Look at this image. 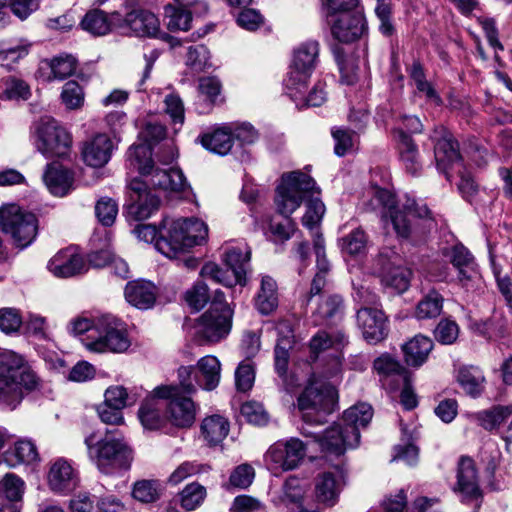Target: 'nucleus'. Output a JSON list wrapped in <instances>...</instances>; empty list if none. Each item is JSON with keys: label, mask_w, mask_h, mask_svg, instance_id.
I'll return each mask as SVG.
<instances>
[{"label": "nucleus", "mask_w": 512, "mask_h": 512, "mask_svg": "<svg viewBox=\"0 0 512 512\" xmlns=\"http://www.w3.org/2000/svg\"><path fill=\"white\" fill-rule=\"evenodd\" d=\"M200 275L205 279L226 287H233L238 284V280H236L231 270H224L214 262L205 263L201 268Z\"/></svg>", "instance_id": "79ce46f5"}, {"label": "nucleus", "mask_w": 512, "mask_h": 512, "mask_svg": "<svg viewBox=\"0 0 512 512\" xmlns=\"http://www.w3.org/2000/svg\"><path fill=\"white\" fill-rule=\"evenodd\" d=\"M48 269L56 277L69 278L87 272L88 266L75 247H68L49 261Z\"/></svg>", "instance_id": "6ab92c4d"}, {"label": "nucleus", "mask_w": 512, "mask_h": 512, "mask_svg": "<svg viewBox=\"0 0 512 512\" xmlns=\"http://www.w3.org/2000/svg\"><path fill=\"white\" fill-rule=\"evenodd\" d=\"M327 9V17L332 23L331 32L337 43L331 46L340 72V83L350 85V61L342 47L352 41V0H322Z\"/></svg>", "instance_id": "423d86ee"}, {"label": "nucleus", "mask_w": 512, "mask_h": 512, "mask_svg": "<svg viewBox=\"0 0 512 512\" xmlns=\"http://www.w3.org/2000/svg\"><path fill=\"white\" fill-rule=\"evenodd\" d=\"M237 23L246 30L255 31L264 24V17L258 10L246 7L238 14Z\"/></svg>", "instance_id": "680f3d73"}, {"label": "nucleus", "mask_w": 512, "mask_h": 512, "mask_svg": "<svg viewBox=\"0 0 512 512\" xmlns=\"http://www.w3.org/2000/svg\"><path fill=\"white\" fill-rule=\"evenodd\" d=\"M453 266L458 270V279L461 283L472 280L477 274V264L470 251L461 243L445 250Z\"/></svg>", "instance_id": "b1692460"}, {"label": "nucleus", "mask_w": 512, "mask_h": 512, "mask_svg": "<svg viewBox=\"0 0 512 512\" xmlns=\"http://www.w3.org/2000/svg\"><path fill=\"white\" fill-rule=\"evenodd\" d=\"M232 318L230 306L209 308L194 325V340L199 344H215L224 340L231 331Z\"/></svg>", "instance_id": "f8f14e48"}, {"label": "nucleus", "mask_w": 512, "mask_h": 512, "mask_svg": "<svg viewBox=\"0 0 512 512\" xmlns=\"http://www.w3.org/2000/svg\"><path fill=\"white\" fill-rule=\"evenodd\" d=\"M340 479L332 472H324L318 476L315 484V494L319 502L328 506L335 504L340 491Z\"/></svg>", "instance_id": "c9c22d12"}, {"label": "nucleus", "mask_w": 512, "mask_h": 512, "mask_svg": "<svg viewBox=\"0 0 512 512\" xmlns=\"http://www.w3.org/2000/svg\"><path fill=\"white\" fill-rule=\"evenodd\" d=\"M112 150V140L106 134L99 133L84 142L82 157L87 165L100 168L108 163L111 158Z\"/></svg>", "instance_id": "4be33fe9"}, {"label": "nucleus", "mask_w": 512, "mask_h": 512, "mask_svg": "<svg viewBox=\"0 0 512 512\" xmlns=\"http://www.w3.org/2000/svg\"><path fill=\"white\" fill-rule=\"evenodd\" d=\"M443 301L444 299L439 292L435 290L430 291L417 304L416 318L423 320L438 317L442 312Z\"/></svg>", "instance_id": "ea45409f"}, {"label": "nucleus", "mask_w": 512, "mask_h": 512, "mask_svg": "<svg viewBox=\"0 0 512 512\" xmlns=\"http://www.w3.org/2000/svg\"><path fill=\"white\" fill-rule=\"evenodd\" d=\"M124 295L127 302L132 306L146 310L154 306L157 297V288L150 281H130L126 284Z\"/></svg>", "instance_id": "5701e85b"}, {"label": "nucleus", "mask_w": 512, "mask_h": 512, "mask_svg": "<svg viewBox=\"0 0 512 512\" xmlns=\"http://www.w3.org/2000/svg\"><path fill=\"white\" fill-rule=\"evenodd\" d=\"M155 395L164 398L167 416L170 422L180 428L190 427L195 421V405L193 401L181 396L180 388L172 385L158 386Z\"/></svg>", "instance_id": "4468645a"}, {"label": "nucleus", "mask_w": 512, "mask_h": 512, "mask_svg": "<svg viewBox=\"0 0 512 512\" xmlns=\"http://www.w3.org/2000/svg\"><path fill=\"white\" fill-rule=\"evenodd\" d=\"M396 135L402 165L406 172L411 175H417L422 170V161L417 145L404 129L396 130Z\"/></svg>", "instance_id": "bb28decb"}, {"label": "nucleus", "mask_w": 512, "mask_h": 512, "mask_svg": "<svg viewBox=\"0 0 512 512\" xmlns=\"http://www.w3.org/2000/svg\"><path fill=\"white\" fill-rule=\"evenodd\" d=\"M209 51L204 45L191 46L187 52L186 65L194 72H201L208 66Z\"/></svg>", "instance_id": "603ef678"}, {"label": "nucleus", "mask_w": 512, "mask_h": 512, "mask_svg": "<svg viewBox=\"0 0 512 512\" xmlns=\"http://www.w3.org/2000/svg\"><path fill=\"white\" fill-rule=\"evenodd\" d=\"M89 459L106 475L128 470L133 461V450L118 430L106 429L104 436L96 440L95 433L85 437Z\"/></svg>", "instance_id": "7ed1b4c3"}, {"label": "nucleus", "mask_w": 512, "mask_h": 512, "mask_svg": "<svg viewBox=\"0 0 512 512\" xmlns=\"http://www.w3.org/2000/svg\"><path fill=\"white\" fill-rule=\"evenodd\" d=\"M164 408V398L157 397L154 389L153 394L144 400L138 412L143 427L148 430L161 428L166 422V418L162 415Z\"/></svg>", "instance_id": "c756f323"}, {"label": "nucleus", "mask_w": 512, "mask_h": 512, "mask_svg": "<svg viewBox=\"0 0 512 512\" xmlns=\"http://www.w3.org/2000/svg\"><path fill=\"white\" fill-rule=\"evenodd\" d=\"M206 496L205 488L198 483L187 485L180 493V501L183 508L188 511L198 507Z\"/></svg>", "instance_id": "09e8293b"}, {"label": "nucleus", "mask_w": 512, "mask_h": 512, "mask_svg": "<svg viewBox=\"0 0 512 512\" xmlns=\"http://www.w3.org/2000/svg\"><path fill=\"white\" fill-rule=\"evenodd\" d=\"M456 379L464 391L472 397L480 395L484 389V374L476 366H463L459 368Z\"/></svg>", "instance_id": "58836bf2"}, {"label": "nucleus", "mask_w": 512, "mask_h": 512, "mask_svg": "<svg viewBox=\"0 0 512 512\" xmlns=\"http://www.w3.org/2000/svg\"><path fill=\"white\" fill-rule=\"evenodd\" d=\"M255 379L254 367L250 361L241 362L235 371V383L239 391H248Z\"/></svg>", "instance_id": "13d9d810"}, {"label": "nucleus", "mask_w": 512, "mask_h": 512, "mask_svg": "<svg viewBox=\"0 0 512 512\" xmlns=\"http://www.w3.org/2000/svg\"><path fill=\"white\" fill-rule=\"evenodd\" d=\"M90 338L92 341L85 342V347L91 352L122 353L130 346L124 323L112 315H103L95 320Z\"/></svg>", "instance_id": "1a4fd4ad"}, {"label": "nucleus", "mask_w": 512, "mask_h": 512, "mask_svg": "<svg viewBox=\"0 0 512 512\" xmlns=\"http://www.w3.org/2000/svg\"><path fill=\"white\" fill-rule=\"evenodd\" d=\"M95 214L104 226H111L118 214V205L111 198L103 197L95 205Z\"/></svg>", "instance_id": "8fccbe9b"}, {"label": "nucleus", "mask_w": 512, "mask_h": 512, "mask_svg": "<svg viewBox=\"0 0 512 512\" xmlns=\"http://www.w3.org/2000/svg\"><path fill=\"white\" fill-rule=\"evenodd\" d=\"M207 11V5L203 1L190 2L187 0L179 7H171L166 10L169 15L168 28L170 30L186 31L190 28L193 14H200Z\"/></svg>", "instance_id": "a878e982"}, {"label": "nucleus", "mask_w": 512, "mask_h": 512, "mask_svg": "<svg viewBox=\"0 0 512 512\" xmlns=\"http://www.w3.org/2000/svg\"><path fill=\"white\" fill-rule=\"evenodd\" d=\"M376 261L379 266L377 272L380 273L386 287L397 293H403L409 288L412 272L401 265V258L397 252L388 248L383 249Z\"/></svg>", "instance_id": "2eb2a0df"}, {"label": "nucleus", "mask_w": 512, "mask_h": 512, "mask_svg": "<svg viewBox=\"0 0 512 512\" xmlns=\"http://www.w3.org/2000/svg\"><path fill=\"white\" fill-rule=\"evenodd\" d=\"M318 54L319 45L315 41L306 42L295 51L292 70L285 80L292 97L306 91L308 79L317 64Z\"/></svg>", "instance_id": "ddd939ff"}, {"label": "nucleus", "mask_w": 512, "mask_h": 512, "mask_svg": "<svg viewBox=\"0 0 512 512\" xmlns=\"http://www.w3.org/2000/svg\"><path fill=\"white\" fill-rule=\"evenodd\" d=\"M121 26L137 37H155L160 31L156 15L144 9H134L127 13Z\"/></svg>", "instance_id": "412c9836"}, {"label": "nucleus", "mask_w": 512, "mask_h": 512, "mask_svg": "<svg viewBox=\"0 0 512 512\" xmlns=\"http://www.w3.org/2000/svg\"><path fill=\"white\" fill-rule=\"evenodd\" d=\"M357 324L368 344L376 345L388 336L387 318L382 310L371 307L359 309Z\"/></svg>", "instance_id": "f3484780"}, {"label": "nucleus", "mask_w": 512, "mask_h": 512, "mask_svg": "<svg viewBox=\"0 0 512 512\" xmlns=\"http://www.w3.org/2000/svg\"><path fill=\"white\" fill-rule=\"evenodd\" d=\"M233 140L230 128L224 126L215 129L212 133L204 134L201 137V144L213 153L226 155L233 146Z\"/></svg>", "instance_id": "e433bc0d"}, {"label": "nucleus", "mask_w": 512, "mask_h": 512, "mask_svg": "<svg viewBox=\"0 0 512 512\" xmlns=\"http://www.w3.org/2000/svg\"><path fill=\"white\" fill-rule=\"evenodd\" d=\"M195 368V381L205 390L215 389L221 378V364L217 357L207 355L202 357Z\"/></svg>", "instance_id": "c85d7f7f"}, {"label": "nucleus", "mask_w": 512, "mask_h": 512, "mask_svg": "<svg viewBox=\"0 0 512 512\" xmlns=\"http://www.w3.org/2000/svg\"><path fill=\"white\" fill-rule=\"evenodd\" d=\"M455 491L460 493L463 501L476 500L482 495L474 461L469 457L459 460Z\"/></svg>", "instance_id": "aec40b11"}, {"label": "nucleus", "mask_w": 512, "mask_h": 512, "mask_svg": "<svg viewBox=\"0 0 512 512\" xmlns=\"http://www.w3.org/2000/svg\"><path fill=\"white\" fill-rule=\"evenodd\" d=\"M83 88L76 81H68L64 84L61 92V101L69 110L80 109L84 104Z\"/></svg>", "instance_id": "a18cd8bd"}, {"label": "nucleus", "mask_w": 512, "mask_h": 512, "mask_svg": "<svg viewBox=\"0 0 512 512\" xmlns=\"http://www.w3.org/2000/svg\"><path fill=\"white\" fill-rule=\"evenodd\" d=\"M254 478V469L248 464L239 465L234 469L229 478V484L236 488H247Z\"/></svg>", "instance_id": "0e129e2a"}, {"label": "nucleus", "mask_w": 512, "mask_h": 512, "mask_svg": "<svg viewBox=\"0 0 512 512\" xmlns=\"http://www.w3.org/2000/svg\"><path fill=\"white\" fill-rule=\"evenodd\" d=\"M222 84L217 77L208 76L199 79L198 90L211 103H216L220 96Z\"/></svg>", "instance_id": "bf43d9fd"}, {"label": "nucleus", "mask_w": 512, "mask_h": 512, "mask_svg": "<svg viewBox=\"0 0 512 512\" xmlns=\"http://www.w3.org/2000/svg\"><path fill=\"white\" fill-rule=\"evenodd\" d=\"M315 194L319 195L320 189L309 175L302 172L284 175L275 199L278 211L284 216H289L300 207L304 199H307L302 224L308 229H313L320 224L326 211L324 203Z\"/></svg>", "instance_id": "f257e3e1"}, {"label": "nucleus", "mask_w": 512, "mask_h": 512, "mask_svg": "<svg viewBox=\"0 0 512 512\" xmlns=\"http://www.w3.org/2000/svg\"><path fill=\"white\" fill-rule=\"evenodd\" d=\"M431 138L435 142L434 156L437 169L449 179L448 170L461 162L458 142L445 127L436 128Z\"/></svg>", "instance_id": "dca6fc26"}, {"label": "nucleus", "mask_w": 512, "mask_h": 512, "mask_svg": "<svg viewBox=\"0 0 512 512\" xmlns=\"http://www.w3.org/2000/svg\"><path fill=\"white\" fill-rule=\"evenodd\" d=\"M251 250L247 246L231 247L226 250L223 261L227 268L238 280V284L243 286L246 283V273L249 268Z\"/></svg>", "instance_id": "7c9ffc66"}, {"label": "nucleus", "mask_w": 512, "mask_h": 512, "mask_svg": "<svg viewBox=\"0 0 512 512\" xmlns=\"http://www.w3.org/2000/svg\"><path fill=\"white\" fill-rule=\"evenodd\" d=\"M315 439L323 452L342 455L345 451V441L339 426L328 428L323 435L316 436Z\"/></svg>", "instance_id": "a19ab883"}, {"label": "nucleus", "mask_w": 512, "mask_h": 512, "mask_svg": "<svg viewBox=\"0 0 512 512\" xmlns=\"http://www.w3.org/2000/svg\"><path fill=\"white\" fill-rule=\"evenodd\" d=\"M166 136V127L158 121H147L140 131V138L151 149V145L163 140Z\"/></svg>", "instance_id": "4d7b16f0"}, {"label": "nucleus", "mask_w": 512, "mask_h": 512, "mask_svg": "<svg viewBox=\"0 0 512 512\" xmlns=\"http://www.w3.org/2000/svg\"><path fill=\"white\" fill-rule=\"evenodd\" d=\"M160 487L156 480H140L134 484L132 496L142 503H151L159 498Z\"/></svg>", "instance_id": "49530a36"}, {"label": "nucleus", "mask_w": 512, "mask_h": 512, "mask_svg": "<svg viewBox=\"0 0 512 512\" xmlns=\"http://www.w3.org/2000/svg\"><path fill=\"white\" fill-rule=\"evenodd\" d=\"M286 457V470L295 469L305 456L304 444L301 440L292 438L283 443Z\"/></svg>", "instance_id": "3c124183"}, {"label": "nucleus", "mask_w": 512, "mask_h": 512, "mask_svg": "<svg viewBox=\"0 0 512 512\" xmlns=\"http://www.w3.org/2000/svg\"><path fill=\"white\" fill-rule=\"evenodd\" d=\"M229 422L220 415L206 417L201 424V433L210 446L220 444L229 433Z\"/></svg>", "instance_id": "f704fd0d"}, {"label": "nucleus", "mask_w": 512, "mask_h": 512, "mask_svg": "<svg viewBox=\"0 0 512 512\" xmlns=\"http://www.w3.org/2000/svg\"><path fill=\"white\" fill-rule=\"evenodd\" d=\"M0 229L11 237L16 247L23 249L36 238L38 221L33 213L11 204L0 208Z\"/></svg>", "instance_id": "9d476101"}, {"label": "nucleus", "mask_w": 512, "mask_h": 512, "mask_svg": "<svg viewBox=\"0 0 512 512\" xmlns=\"http://www.w3.org/2000/svg\"><path fill=\"white\" fill-rule=\"evenodd\" d=\"M130 199L132 203L128 207V213L135 220L149 218L159 207V198L147 189V183L135 178L130 182Z\"/></svg>", "instance_id": "a211bd4d"}, {"label": "nucleus", "mask_w": 512, "mask_h": 512, "mask_svg": "<svg viewBox=\"0 0 512 512\" xmlns=\"http://www.w3.org/2000/svg\"><path fill=\"white\" fill-rule=\"evenodd\" d=\"M35 145L46 158L64 157L72 143L69 132L55 119L43 117L35 126Z\"/></svg>", "instance_id": "9b49d317"}, {"label": "nucleus", "mask_w": 512, "mask_h": 512, "mask_svg": "<svg viewBox=\"0 0 512 512\" xmlns=\"http://www.w3.org/2000/svg\"><path fill=\"white\" fill-rule=\"evenodd\" d=\"M208 235V228L198 219H164L156 249L168 258H174L195 245L202 244Z\"/></svg>", "instance_id": "39448f33"}, {"label": "nucleus", "mask_w": 512, "mask_h": 512, "mask_svg": "<svg viewBox=\"0 0 512 512\" xmlns=\"http://www.w3.org/2000/svg\"><path fill=\"white\" fill-rule=\"evenodd\" d=\"M512 416V407L497 406L478 415L480 424L486 430H492L505 423Z\"/></svg>", "instance_id": "37998d69"}, {"label": "nucleus", "mask_w": 512, "mask_h": 512, "mask_svg": "<svg viewBox=\"0 0 512 512\" xmlns=\"http://www.w3.org/2000/svg\"><path fill=\"white\" fill-rule=\"evenodd\" d=\"M43 180L49 191L55 196H65L73 185V174L58 163H51L43 174Z\"/></svg>", "instance_id": "cd10ccee"}, {"label": "nucleus", "mask_w": 512, "mask_h": 512, "mask_svg": "<svg viewBox=\"0 0 512 512\" xmlns=\"http://www.w3.org/2000/svg\"><path fill=\"white\" fill-rule=\"evenodd\" d=\"M130 164L134 166L148 186L166 191L184 192L189 185L179 168L161 169L154 166L152 150L145 145H135L128 151Z\"/></svg>", "instance_id": "0eeeda50"}, {"label": "nucleus", "mask_w": 512, "mask_h": 512, "mask_svg": "<svg viewBox=\"0 0 512 512\" xmlns=\"http://www.w3.org/2000/svg\"><path fill=\"white\" fill-rule=\"evenodd\" d=\"M22 324V318L14 308L0 309V330L6 334L16 332Z\"/></svg>", "instance_id": "e2e57ef3"}, {"label": "nucleus", "mask_w": 512, "mask_h": 512, "mask_svg": "<svg viewBox=\"0 0 512 512\" xmlns=\"http://www.w3.org/2000/svg\"><path fill=\"white\" fill-rule=\"evenodd\" d=\"M76 66L77 61L71 55L54 57L49 62L51 76H49L48 79L64 80L65 78L71 76L75 72Z\"/></svg>", "instance_id": "c03bdc74"}, {"label": "nucleus", "mask_w": 512, "mask_h": 512, "mask_svg": "<svg viewBox=\"0 0 512 512\" xmlns=\"http://www.w3.org/2000/svg\"><path fill=\"white\" fill-rule=\"evenodd\" d=\"M129 395L123 386H111L104 393V402L119 410L128 405Z\"/></svg>", "instance_id": "69168bd1"}, {"label": "nucleus", "mask_w": 512, "mask_h": 512, "mask_svg": "<svg viewBox=\"0 0 512 512\" xmlns=\"http://www.w3.org/2000/svg\"><path fill=\"white\" fill-rule=\"evenodd\" d=\"M42 382L23 356L13 351H0V406L15 409L24 394L37 391Z\"/></svg>", "instance_id": "f03ea898"}, {"label": "nucleus", "mask_w": 512, "mask_h": 512, "mask_svg": "<svg viewBox=\"0 0 512 512\" xmlns=\"http://www.w3.org/2000/svg\"><path fill=\"white\" fill-rule=\"evenodd\" d=\"M165 112L173 124L183 125L185 119L184 104L179 95L170 93L164 98Z\"/></svg>", "instance_id": "5fc2aeb1"}, {"label": "nucleus", "mask_w": 512, "mask_h": 512, "mask_svg": "<svg viewBox=\"0 0 512 512\" xmlns=\"http://www.w3.org/2000/svg\"><path fill=\"white\" fill-rule=\"evenodd\" d=\"M432 348L433 342L429 337L416 335L402 346L405 362L409 366H421L427 360Z\"/></svg>", "instance_id": "473e14b6"}, {"label": "nucleus", "mask_w": 512, "mask_h": 512, "mask_svg": "<svg viewBox=\"0 0 512 512\" xmlns=\"http://www.w3.org/2000/svg\"><path fill=\"white\" fill-rule=\"evenodd\" d=\"M9 7L21 20L26 19L39 7L36 0H0V9Z\"/></svg>", "instance_id": "6e6d98bb"}, {"label": "nucleus", "mask_w": 512, "mask_h": 512, "mask_svg": "<svg viewBox=\"0 0 512 512\" xmlns=\"http://www.w3.org/2000/svg\"><path fill=\"white\" fill-rule=\"evenodd\" d=\"M28 45H16L0 50V66L12 69L14 63L28 54Z\"/></svg>", "instance_id": "338daca9"}, {"label": "nucleus", "mask_w": 512, "mask_h": 512, "mask_svg": "<svg viewBox=\"0 0 512 512\" xmlns=\"http://www.w3.org/2000/svg\"><path fill=\"white\" fill-rule=\"evenodd\" d=\"M459 328L456 322L442 320L435 329L436 339L443 344H452L458 337Z\"/></svg>", "instance_id": "774afa93"}, {"label": "nucleus", "mask_w": 512, "mask_h": 512, "mask_svg": "<svg viewBox=\"0 0 512 512\" xmlns=\"http://www.w3.org/2000/svg\"><path fill=\"white\" fill-rule=\"evenodd\" d=\"M50 488L59 493L72 491L77 485L74 469L65 459H57L51 466L48 474Z\"/></svg>", "instance_id": "393cba45"}, {"label": "nucleus", "mask_w": 512, "mask_h": 512, "mask_svg": "<svg viewBox=\"0 0 512 512\" xmlns=\"http://www.w3.org/2000/svg\"><path fill=\"white\" fill-rule=\"evenodd\" d=\"M241 414L249 423L255 425H264L268 421L267 413L262 404L257 402L244 403L241 406Z\"/></svg>", "instance_id": "052dcab7"}, {"label": "nucleus", "mask_w": 512, "mask_h": 512, "mask_svg": "<svg viewBox=\"0 0 512 512\" xmlns=\"http://www.w3.org/2000/svg\"><path fill=\"white\" fill-rule=\"evenodd\" d=\"M120 20L119 13H113L111 17L101 10H92L86 13L81 25L84 30L93 35H105Z\"/></svg>", "instance_id": "72a5a7b5"}, {"label": "nucleus", "mask_w": 512, "mask_h": 512, "mask_svg": "<svg viewBox=\"0 0 512 512\" xmlns=\"http://www.w3.org/2000/svg\"><path fill=\"white\" fill-rule=\"evenodd\" d=\"M373 370L380 376L383 385L390 378L397 377L401 381H408L411 373L392 355L383 353L373 361Z\"/></svg>", "instance_id": "2f4dec72"}, {"label": "nucleus", "mask_w": 512, "mask_h": 512, "mask_svg": "<svg viewBox=\"0 0 512 512\" xmlns=\"http://www.w3.org/2000/svg\"><path fill=\"white\" fill-rule=\"evenodd\" d=\"M337 404V392L329 383L311 381L297 398V407L305 422L324 424Z\"/></svg>", "instance_id": "6e6552de"}, {"label": "nucleus", "mask_w": 512, "mask_h": 512, "mask_svg": "<svg viewBox=\"0 0 512 512\" xmlns=\"http://www.w3.org/2000/svg\"><path fill=\"white\" fill-rule=\"evenodd\" d=\"M256 308L264 315L270 314L278 305L277 284L270 276H263L260 290L255 298Z\"/></svg>", "instance_id": "4c0bfd02"}, {"label": "nucleus", "mask_w": 512, "mask_h": 512, "mask_svg": "<svg viewBox=\"0 0 512 512\" xmlns=\"http://www.w3.org/2000/svg\"><path fill=\"white\" fill-rule=\"evenodd\" d=\"M369 201L364 203L367 210L382 208V219L391 222L398 236L407 238L412 231V218H427L430 210L426 205L419 206L414 199L406 198L405 202L396 201L394 195L388 190L371 187L367 191Z\"/></svg>", "instance_id": "20e7f679"}, {"label": "nucleus", "mask_w": 512, "mask_h": 512, "mask_svg": "<svg viewBox=\"0 0 512 512\" xmlns=\"http://www.w3.org/2000/svg\"><path fill=\"white\" fill-rule=\"evenodd\" d=\"M24 492V482L14 474H7L0 482V493L11 503L18 502Z\"/></svg>", "instance_id": "de8ad7c7"}, {"label": "nucleus", "mask_w": 512, "mask_h": 512, "mask_svg": "<svg viewBox=\"0 0 512 512\" xmlns=\"http://www.w3.org/2000/svg\"><path fill=\"white\" fill-rule=\"evenodd\" d=\"M208 287L204 282H197L185 293L187 304L195 311L201 310L209 301Z\"/></svg>", "instance_id": "864d4df0"}]
</instances>
